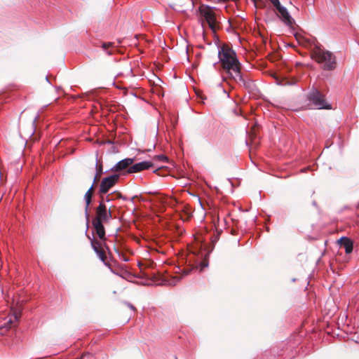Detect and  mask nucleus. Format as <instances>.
I'll use <instances>...</instances> for the list:
<instances>
[{"label": "nucleus", "mask_w": 359, "mask_h": 359, "mask_svg": "<svg viewBox=\"0 0 359 359\" xmlns=\"http://www.w3.org/2000/svg\"><path fill=\"white\" fill-rule=\"evenodd\" d=\"M112 217L111 208H108L105 202L102 200L99 205L95 209V215L92 219L93 231L92 235L88 233L89 224H86V230L85 234L88 239L90 241V245L94 252L96 253L99 259L105 264L106 255L104 248L108 249L106 244V233L104 226ZM87 222V220L86 219Z\"/></svg>", "instance_id": "1"}, {"label": "nucleus", "mask_w": 359, "mask_h": 359, "mask_svg": "<svg viewBox=\"0 0 359 359\" xmlns=\"http://www.w3.org/2000/svg\"><path fill=\"white\" fill-rule=\"evenodd\" d=\"M218 57L222 68L230 79L236 83L243 84L247 88L251 87V81L245 80L241 74V63L233 49L227 46H221L218 50Z\"/></svg>", "instance_id": "2"}, {"label": "nucleus", "mask_w": 359, "mask_h": 359, "mask_svg": "<svg viewBox=\"0 0 359 359\" xmlns=\"http://www.w3.org/2000/svg\"><path fill=\"white\" fill-rule=\"evenodd\" d=\"M294 36L299 42L302 40L305 45L308 46L311 51L312 59L319 64L323 70L333 71L336 69V56L332 52L325 49L316 38L313 36L305 38L298 34H296Z\"/></svg>", "instance_id": "3"}, {"label": "nucleus", "mask_w": 359, "mask_h": 359, "mask_svg": "<svg viewBox=\"0 0 359 359\" xmlns=\"http://www.w3.org/2000/svg\"><path fill=\"white\" fill-rule=\"evenodd\" d=\"M306 98L316 109H331V105L327 103L325 95L315 87L310 90Z\"/></svg>", "instance_id": "4"}, {"label": "nucleus", "mask_w": 359, "mask_h": 359, "mask_svg": "<svg viewBox=\"0 0 359 359\" xmlns=\"http://www.w3.org/2000/svg\"><path fill=\"white\" fill-rule=\"evenodd\" d=\"M214 7H210L207 5H202L199 7L200 14L208 24L209 27L215 31L216 29V15L213 11Z\"/></svg>", "instance_id": "5"}, {"label": "nucleus", "mask_w": 359, "mask_h": 359, "mask_svg": "<svg viewBox=\"0 0 359 359\" xmlns=\"http://www.w3.org/2000/svg\"><path fill=\"white\" fill-rule=\"evenodd\" d=\"M119 174H114L110 176L104 177L100 183L99 192L101 194H107L109 189L113 187L118 181Z\"/></svg>", "instance_id": "6"}, {"label": "nucleus", "mask_w": 359, "mask_h": 359, "mask_svg": "<svg viewBox=\"0 0 359 359\" xmlns=\"http://www.w3.org/2000/svg\"><path fill=\"white\" fill-rule=\"evenodd\" d=\"M100 175L96 172L93 179V182L88 189V190L86 191V193L84 195V200L86 202V207H85V218L87 220V224L90 223V213H89V207L92 201V196L94 191V187L95 184L96 183L98 176Z\"/></svg>", "instance_id": "7"}, {"label": "nucleus", "mask_w": 359, "mask_h": 359, "mask_svg": "<svg viewBox=\"0 0 359 359\" xmlns=\"http://www.w3.org/2000/svg\"><path fill=\"white\" fill-rule=\"evenodd\" d=\"M152 167H154V163L151 161H144L133 165L132 164V165L128 168L127 173L140 172L141 171L148 170Z\"/></svg>", "instance_id": "8"}, {"label": "nucleus", "mask_w": 359, "mask_h": 359, "mask_svg": "<svg viewBox=\"0 0 359 359\" xmlns=\"http://www.w3.org/2000/svg\"><path fill=\"white\" fill-rule=\"evenodd\" d=\"M277 11L279 13L280 19L285 25L290 27L293 25L294 20L285 6H281L280 8H278Z\"/></svg>", "instance_id": "9"}, {"label": "nucleus", "mask_w": 359, "mask_h": 359, "mask_svg": "<svg viewBox=\"0 0 359 359\" xmlns=\"http://www.w3.org/2000/svg\"><path fill=\"white\" fill-rule=\"evenodd\" d=\"M134 162V158H124L118 163H116L111 168V170L113 172H119L123 171L126 169H128Z\"/></svg>", "instance_id": "10"}, {"label": "nucleus", "mask_w": 359, "mask_h": 359, "mask_svg": "<svg viewBox=\"0 0 359 359\" xmlns=\"http://www.w3.org/2000/svg\"><path fill=\"white\" fill-rule=\"evenodd\" d=\"M337 243L341 248L344 249L346 254H351L353 252V243L351 238L342 236L338 240Z\"/></svg>", "instance_id": "11"}, {"label": "nucleus", "mask_w": 359, "mask_h": 359, "mask_svg": "<svg viewBox=\"0 0 359 359\" xmlns=\"http://www.w3.org/2000/svg\"><path fill=\"white\" fill-rule=\"evenodd\" d=\"M114 47V42H104L101 44V48L103 49V50L109 55H111L112 54V52L111 50H109V48Z\"/></svg>", "instance_id": "12"}, {"label": "nucleus", "mask_w": 359, "mask_h": 359, "mask_svg": "<svg viewBox=\"0 0 359 359\" xmlns=\"http://www.w3.org/2000/svg\"><path fill=\"white\" fill-rule=\"evenodd\" d=\"M180 280L181 278L175 276L172 277L171 280H167L165 284L168 285H175Z\"/></svg>", "instance_id": "13"}, {"label": "nucleus", "mask_w": 359, "mask_h": 359, "mask_svg": "<svg viewBox=\"0 0 359 359\" xmlns=\"http://www.w3.org/2000/svg\"><path fill=\"white\" fill-rule=\"evenodd\" d=\"M154 158L161 162H165L168 161V158L163 154L156 155Z\"/></svg>", "instance_id": "14"}, {"label": "nucleus", "mask_w": 359, "mask_h": 359, "mask_svg": "<svg viewBox=\"0 0 359 359\" xmlns=\"http://www.w3.org/2000/svg\"><path fill=\"white\" fill-rule=\"evenodd\" d=\"M208 261L207 259H204L203 261H201L199 264V266L201 268V271L204 269L205 268L208 267Z\"/></svg>", "instance_id": "15"}, {"label": "nucleus", "mask_w": 359, "mask_h": 359, "mask_svg": "<svg viewBox=\"0 0 359 359\" xmlns=\"http://www.w3.org/2000/svg\"><path fill=\"white\" fill-rule=\"evenodd\" d=\"M79 359H94V355L90 353H85Z\"/></svg>", "instance_id": "16"}, {"label": "nucleus", "mask_w": 359, "mask_h": 359, "mask_svg": "<svg viewBox=\"0 0 359 359\" xmlns=\"http://www.w3.org/2000/svg\"><path fill=\"white\" fill-rule=\"evenodd\" d=\"M96 172L99 175L102 173V166L98 165L97 156H96V163H95Z\"/></svg>", "instance_id": "17"}, {"label": "nucleus", "mask_w": 359, "mask_h": 359, "mask_svg": "<svg viewBox=\"0 0 359 359\" xmlns=\"http://www.w3.org/2000/svg\"><path fill=\"white\" fill-rule=\"evenodd\" d=\"M270 2L273 5V6L277 10L278 8H280L282 5L280 3L279 0H269Z\"/></svg>", "instance_id": "18"}, {"label": "nucleus", "mask_w": 359, "mask_h": 359, "mask_svg": "<svg viewBox=\"0 0 359 359\" xmlns=\"http://www.w3.org/2000/svg\"><path fill=\"white\" fill-rule=\"evenodd\" d=\"M295 83V81H286L285 83H283L282 81H280L278 83V85H283V86H285V85H288V86H292V85H294Z\"/></svg>", "instance_id": "19"}, {"label": "nucleus", "mask_w": 359, "mask_h": 359, "mask_svg": "<svg viewBox=\"0 0 359 359\" xmlns=\"http://www.w3.org/2000/svg\"><path fill=\"white\" fill-rule=\"evenodd\" d=\"M191 270H192L191 269H184L183 270V276H187V275L189 274V273L191 272Z\"/></svg>", "instance_id": "20"}, {"label": "nucleus", "mask_w": 359, "mask_h": 359, "mask_svg": "<svg viewBox=\"0 0 359 359\" xmlns=\"http://www.w3.org/2000/svg\"><path fill=\"white\" fill-rule=\"evenodd\" d=\"M126 304L128 305V306L131 310H133V311H135V306H134L133 304H130V303H129V302H127V303H126Z\"/></svg>", "instance_id": "21"}, {"label": "nucleus", "mask_w": 359, "mask_h": 359, "mask_svg": "<svg viewBox=\"0 0 359 359\" xmlns=\"http://www.w3.org/2000/svg\"><path fill=\"white\" fill-rule=\"evenodd\" d=\"M102 200H103L104 201H107V202H109V201H111V199L109 198V196H107L105 200H104V199H102Z\"/></svg>", "instance_id": "22"}, {"label": "nucleus", "mask_w": 359, "mask_h": 359, "mask_svg": "<svg viewBox=\"0 0 359 359\" xmlns=\"http://www.w3.org/2000/svg\"><path fill=\"white\" fill-rule=\"evenodd\" d=\"M118 197L120 198H123V200L126 199V197L122 196V195L120 194H118Z\"/></svg>", "instance_id": "23"}, {"label": "nucleus", "mask_w": 359, "mask_h": 359, "mask_svg": "<svg viewBox=\"0 0 359 359\" xmlns=\"http://www.w3.org/2000/svg\"><path fill=\"white\" fill-rule=\"evenodd\" d=\"M316 205H317L316 202L315 201H313V205L316 206Z\"/></svg>", "instance_id": "24"}, {"label": "nucleus", "mask_w": 359, "mask_h": 359, "mask_svg": "<svg viewBox=\"0 0 359 359\" xmlns=\"http://www.w3.org/2000/svg\"><path fill=\"white\" fill-rule=\"evenodd\" d=\"M46 81H47V82L50 83V81H49V79H48V76H46Z\"/></svg>", "instance_id": "25"}, {"label": "nucleus", "mask_w": 359, "mask_h": 359, "mask_svg": "<svg viewBox=\"0 0 359 359\" xmlns=\"http://www.w3.org/2000/svg\"><path fill=\"white\" fill-rule=\"evenodd\" d=\"M158 171V169L155 170L154 172H156Z\"/></svg>", "instance_id": "26"}, {"label": "nucleus", "mask_w": 359, "mask_h": 359, "mask_svg": "<svg viewBox=\"0 0 359 359\" xmlns=\"http://www.w3.org/2000/svg\"><path fill=\"white\" fill-rule=\"evenodd\" d=\"M8 323H12V320H9Z\"/></svg>", "instance_id": "27"}, {"label": "nucleus", "mask_w": 359, "mask_h": 359, "mask_svg": "<svg viewBox=\"0 0 359 359\" xmlns=\"http://www.w3.org/2000/svg\"><path fill=\"white\" fill-rule=\"evenodd\" d=\"M175 359H177V358L175 356Z\"/></svg>", "instance_id": "28"}]
</instances>
